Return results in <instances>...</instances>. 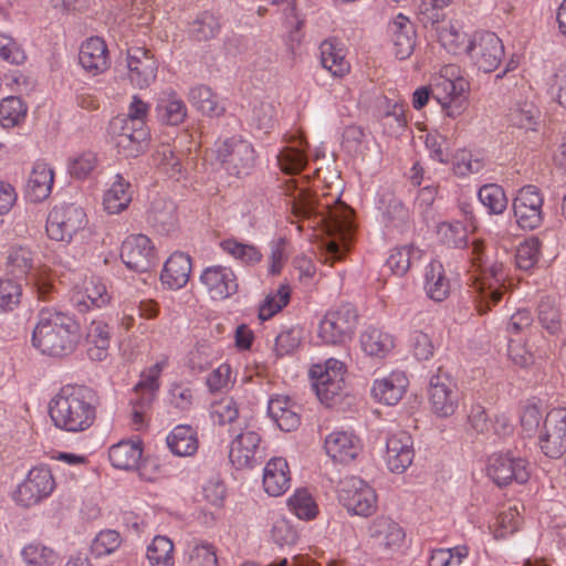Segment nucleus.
<instances>
[{
	"label": "nucleus",
	"instance_id": "f257e3e1",
	"mask_svg": "<svg viewBox=\"0 0 566 566\" xmlns=\"http://www.w3.org/2000/svg\"><path fill=\"white\" fill-rule=\"evenodd\" d=\"M287 191H291L287 195L291 197L293 216L307 222V227L319 228L331 237L326 243L325 261L333 264L340 260L355 231L353 210L339 199L316 200L307 189L298 188L293 182L287 184Z\"/></svg>",
	"mask_w": 566,
	"mask_h": 566
},
{
	"label": "nucleus",
	"instance_id": "f03ea898",
	"mask_svg": "<svg viewBox=\"0 0 566 566\" xmlns=\"http://www.w3.org/2000/svg\"><path fill=\"white\" fill-rule=\"evenodd\" d=\"M471 263L475 268V273L471 276V293L476 302L478 312L485 314L511 289L509 271L502 260L490 261L485 258V247L482 242L473 243Z\"/></svg>",
	"mask_w": 566,
	"mask_h": 566
},
{
	"label": "nucleus",
	"instance_id": "7ed1b4c3",
	"mask_svg": "<svg viewBox=\"0 0 566 566\" xmlns=\"http://www.w3.org/2000/svg\"><path fill=\"white\" fill-rule=\"evenodd\" d=\"M80 336V326L72 316L45 307L39 312L32 345L44 355L63 357L75 350Z\"/></svg>",
	"mask_w": 566,
	"mask_h": 566
},
{
	"label": "nucleus",
	"instance_id": "20e7f679",
	"mask_svg": "<svg viewBox=\"0 0 566 566\" xmlns=\"http://www.w3.org/2000/svg\"><path fill=\"white\" fill-rule=\"evenodd\" d=\"M96 405L97 396L91 388L62 389L50 401L49 415L54 424H93Z\"/></svg>",
	"mask_w": 566,
	"mask_h": 566
},
{
	"label": "nucleus",
	"instance_id": "39448f33",
	"mask_svg": "<svg viewBox=\"0 0 566 566\" xmlns=\"http://www.w3.org/2000/svg\"><path fill=\"white\" fill-rule=\"evenodd\" d=\"M469 82L463 77L460 66L443 65L431 83L432 96L451 118L460 116L468 101Z\"/></svg>",
	"mask_w": 566,
	"mask_h": 566
},
{
	"label": "nucleus",
	"instance_id": "423d86ee",
	"mask_svg": "<svg viewBox=\"0 0 566 566\" xmlns=\"http://www.w3.org/2000/svg\"><path fill=\"white\" fill-rule=\"evenodd\" d=\"M168 366V357L161 356L154 365L144 368L130 398L132 419L135 424L150 421L148 416L160 388V376Z\"/></svg>",
	"mask_w": 566,
	"mask_h": 566
},
{
	"label": "nucleus",
	"instance_id": "0eeeda50",
	"mask_svg": "<svg viewBox=\"0 0 566 566\" xmlns=\"http://www.w3.org/2000/svg\"><path fill=\"white\" fill-rule=\"evenodd\" d=\"M217 159L230 176L237 178L250 176L258 164L253 145L240 136L224 139L218 147Z\"/></svg>",
	"mask_w": 566,
	"mask_h": 566
},
{
	"label": "nucleus",
	"instance_id": "6e6552de",
	"mask_svg": "<svg viewBox=\"0 0 566 566\" xmlns=\"http://www.w3.org/2000/svg\"><path fill=\"white\" fill-rule=\"evenodd\" d=\"M346 366L343 361L328 358L324 363L312 365L310 377L313 380L317 398L325 405H331L345 390Z\"/></svg>",
	"mask_w": 566,
	"mask_h": 566
},
{
	"label": "nucleus",
	"instance_id": "1a4fd4ad",
	"mask_svg": "<svg viewBox=\"0 0 566 566\" xmlns=\"http://www.w3.org/2000/svg\"><path fill=\"white\" fill-rule=\"evenodd\" d=\"M108 132L119 154L137 157L148 148L150 132L145 122L113 118Z\"/></svg>",
	"mask_w": 566,
	"mask_h": 566
},
{
	"label": "nucleus",
	"instance_id": "9d476101",
	"mask_svg": "<svg viewBox=\"0 0 566 566\" xmlns=\"http://www.w3.org/2000/svg\"><path fill=\"white\" fill-rule=\"evenodd\" d=\"M357 318L355 308L349 304L331 310L318 324L317 337L326 345L345 344L352 338Z\"/></svg>",
	"mask_w": 566,
	"mask_h": 566
},
{
	"label": "nucleus",
	"instance_id": "9b49d317",
	"mask_svg": "<svg viewBox=\"0 0 566 566\" xmlns=\"http://www.w3.org/2000/svg\"><path fill=\"white\" fill-rule=\"evenodd\" d=\"M486 474L499 486L524 484L531 476L530 462L511 451L493 453L488 459Z\"/></svg>",
	"mask_w": 566,
	"mask_h": 566
},
{
	"label": "nucleus",
	"instance_id": "f8f14e48",
	"mask_svg": "<svg viewBox=\"0 0 566 566\" xmlns=\"http://www.w3.org/2000/svg\"><path fill=\"white\" fill-rule=\"evenodd\" d=\"M338 500L353 515L369 516L377 510L375 489L358 476H347L340 481Z\"/></svg>",
	"mask_w": 566,
	"mask_h": 566
},
{
	"label": "nucleus",
	"instance_id": "ddd939ff",
	"mask_svg": "<svg viewBox=\"0 0 566 566\" xmlns=\"http://www.w3.org/2000/svg\"><path fill=\"white\" fill-rule=\"evenodd\" d=\"M505 55L503 41L491 31H478L471 36L468 56L485 73L495 71Z\"/></svg>",
	"mask_w": 566,
	"mask_h": 566
},
{
	"label": "nucleus",
	"instance_id": "4468645a",
	"mask_svg": "<svg viewBox=\"0 0 566 566\" xmlns=\"http://www.w3.org/2000/svg\"><path fill=\"white\" fill-rule=\"evenodd\" d=\"M86 224V214L75 205L55 206L46 219V233L55 241L69 242Z\"/></svg>",
	"mask_w": 566,
	"mask_h": 566
},
{
	"label": "nucleus",
	"instance_id": "2eb2a0df",
	"mask_svg": "<svg viewBox=\"0 0 566 566\" xmlns=\"http://www.w3.org/2000/svg\"><path fill=\"white\" fill-rule=\"evenodd\" d=\"M54 489V479L45 467L31 469L25 480L13 493V501L23 507H30L48 497Z\"/></svg>",
	"mask_w": 566,
	"mask_h": 566
},
{
	"label": "nucleus",
	"instance_id": "dca6fc26",
	"mask_svg": "<svg viewBox=\"0 0 566 566\" xmlns=\"http://www.w3.org/2000/svg\"><path fill=\"white\" fill-rule=\"evenodd\" d=\"M544 197L533 185L522 187L514 200L513 211L517 224L524 230H534L543 222Z\"/></svg>",
	"mask_w": 566,
	"mask_h": 566
},
{
	"label": "nucleus",
	"instance_id": "f3484780",
	"mask_svg": "<svg viewBox=\"0 0 566 566\" xmlns=\"http://www.w3.org/2000/svg\"><path fill=\"white\" fill-rule=\"evenodd\" d=\"M126 64L128 78L134 86L146 88L156 81L158 61L150 49L129 46L126 51Z\"/></svg>",
	"mask_w": 566,
	"mask_h": 566
},
{
	"label": "nucleus",
	"instance_id": "a211bd4d",
	"mask_svg": "<svg viewBox=\"0 0 566 566\" xmlns=\"http://www.w3.org/2000/svg\"><path fill=\"white\" fill-rule=\"evenodd\" d=\"M415 458L413 439L411 434L399 428L391 431L386 439L384 462L395 474L405 473Z\"/></svg>",
	"mask_w": 566,
	"mask_h": 566
},
{
	"label": "nucleus",
	"instance_id": "6ab92c4d",
	"mask_svg": "<svg viewBox=\"0 0 566 566\" xmlns=\"http://www.w3.org/2000/svg\"><path fill=\"white\" fill-rule=\"evenodd\" d=\"M368 541L373 547L385 553L398 552L405 542V531L388 516L376 517L367 528Z\"/></svg>",
	"mask_w": 566,
	"mask_h": 566
},
{
	"label": "nucleus",
	"instance_id": "aec40b11",
	"mask_svg": "<svg viewBox=\"0 0 566 566\" xmlns=\"http://www.w3.org/2000/svg\"><path fill=\"white\" fill-rule=\"evenodd\" d=\"M120 258L128 269L147 272L156 263L155 247L147 235L132 234L122 244Z\"/></svg>",
	"mask_w": 566,
	"mask_h": 566
},
{
	"label": "nucleus",
	"instance_id": "412c9836",
	"mask_svg": "<svg viewBox=\"0 0 566 566\" xmlns=\"http://www.w3.org/2000/svg\"><path fill=\"white\" fill-rule=\"evenodd\" d=\"M431 411L438 417L452 416L459 403L457 385L446 375L432 376L428 388Z\"/></svg>",
	"mask_w": 566,
	"mask_h": 566
},
{
	"label": "nucleus",
	"instance_id": "4be33fe9",
	"mask_svg": "<svg viewBox=\"0 0 566 566\" xmlns=\"http://www.w3.org/2000/svg\"><path fill=\"white\" fill-rule=\"evenodd\" d=\"M261 437L254 430L245 428L234 434L229 450V460L238 469H251L258 463L260 453Z\"/></svg>",
	"mask_w": 566,
	"mask_h": 566
},
{
	"label": "nucleus",
	"instance_id": "5701e85b",
	"mask_svg": "<svg viewBox=\"0 0 566 566\" xmlns=\"http://www.w3.org/2000/svg\"><path fill=\"white\" fill-rule=\"evenodd\" d=\"M324 448L334 461L349 463L358 457L363 444L353 430L336 429L326 436Z\"/></svg>",
	"mask_w": 566,
	"mask_h": 566
},
{
	"label": "nucleus",
	"instance_id": "b1692460",
	"mask_svg": "<svg viewBox=\"0 0 566 566\" xmlns=\"http://www.w3.org/2000/svg\"><path fill=\"white\" fill-rule=\"evenodd\" d=\"M408 386L409 379L406 373L392 370L373 381L370 395L379 403L396 406L405 396Z\"/></svg>",
	"mask_w": 566,
	"mask_h": 566
},
{
	"label": "nucleus",
	"instance_id": "393cba45",
	"mask_svg": "<svg viewBox=\"0 0 566 566\" xmlns=\"http://www.w3.org/2000/svg\"><path fill=\"white\" fill-rule=\"evenodd\" d=\"M387 32L396 57L399 60L408 59L416 45V30L409 18L402 13L397 14L388 23Z\"/></svg>",
	"mask_w": 566,
	"mask_h": 566
},
{
	"label": "nucleus",
	"instance_id": "a878e982",
	"mask_svg": "<svg viewBox=\"0 0 566 566\" xmlns=\"http://www.w3.org/2000/svg\"><path fill=\"white\" fill-rule=\"evenodd\" d=\"M363 353L374 359H385L396 347L392 334L377 326H367L359 335Z\"/></svg>",
	"mask_w": 566,
	"mask_h": 566
},
{
	"label": "nucleus",
	"instance_id": "bb28decb",
	"mask_svg": "<svg viewBox=\"0 0 566 566\" xmlns=\"http://www.w3.org/2000/svg\"><path fill=\"white\" fill-rule=\"evenodd\" d=\"M262 485L270 496H281L290 489L291 471L284 458L274 457L265 463Z\"/></svg>",
	"mask_w": 566,
	"mask_h": 566
},
{
	"label": "nucleus",
	"instance_id": "cd10ccee",
	"mask_svg": "<svg viewBox=\"0 0 566 566\" xmlns=\"http://www.w3.org/2000/svg\"><path fill=\"white\" fill-rule=\"evenodd\" d=\"M319 59L322 66L334 77L342 78L350 72L347 50L336 39H327L321 43Z\"/></svg>",
	"mask_w": 566,
	"mask_h": 566
},
{
	"label": "nucleus",
	"instance_id": "c85d7f7f",
	"mask_svg": "<svg viewBox=\"0 0 566 566\" xmlns=\"http://www.w3.org/2000/svg\"><path fill=\"white\" fill-rule=\"evenodd\" d=\"M78 60L83 69L95 76L109 67L107 45L103 39L92 36L81 46Z\"/></svg>",
	"mask_w": 566,
	"mask_h": 566
},
{
	"label": "nucleus",
	"instance_id": "c756f323",
	"mask_svg": "<svg viewBox=\"0 0 566 566\" xmlns=\"http://www.w3.org/2000/svg\"><path fill=\"white\" fill-rule=\"evenodd\" d=\"M111 300L105 284L98 277H91L84 281L83 289L76 290L71 296L73 306L81 313L87 312L91 307H102Z\"/></svg>",
	"mask_w": 566,
	"mask_h": 566
},
{
	"label": "nucleus",
	"instance_id": "7c9ffc66",
	"mask_svg": "<svg viewBox=\"0 0 566 566\" xmlns=\"http://www.w3.org/2000/svg\"><path fill=\"white\" fill-rule=\"evenodd\" d=\"M436 33L440 44L452 54H468L471 36L458 21L441 20L436 22Z\"/></svg>",
	"mask_w": 566,
	"mask_h": 566
},
{
	"label": "nucleus",
	"instance_id": "2f4dec72",
	"mask_svg": "<svg viewBox=\"0 0 566 566\" xmlns=\"http://www.w3.org/2000/svg\"><path fill=\"white\" fill-rule=\"evenodd\" d=\"M148 224L159 233L171 232L178 222L176 205L166 198H155L147 209Z\"/></svg>",
	"mask_w": 566,
	"mask_h": 566
},
{
	"label": "nucleus",
	"instance_id": "473e14b6",
	"mask_svg": "<svg viewBox=\"0 0 566 566\" xmlns=\"http://www.w3.org/2000/svg\"><path fill=\"white\" fill-rule=\"evenodd\" d=\"M53 182V169L44 161H36L25 186V197L32 202L45 200L52 191Z\"/></svg>",
	"mask_w": 566,
	"mask_h": 566
},
{
	"label": "nucleus",
	"instance_id": "72a5a7b5",
	"mask_svg": "<svg viewBox=\"0 0 566 566\" xmlns=\"http://www.w3.org/2000/svg\"><path fill=\"white\" fill-rule=\"evenodd\" d=\"M191 273V259L182 252L172 253L166 261L160 274L161 283L171 290L184 287Z\"/></svg>",
	"mask_w": 566,
	"mask_h": 566
},
{
	"label": "nucleus",
	"instance_id": "f704fd0d",
	"mask_svg": "<svg viewBox=\"0 0 566 566\" xmlns=\"http://www.w3.org/2000/svg\"><path fill=\"white\" fill-rule=\"evenodd\" d=\"M143 455L139 439L122 440L109 448L108 458L112 465L120 470L136 469Z\"/></svg>",
	"mask_w": 566,
	"mask_h": 566
},
{
	"label": "nucleus",
	"instance_id": "c9c22d12",
	"mask_svg": "<svg viewBox=\"0 0 566 566\" xmlns=\"http://www.w3.org/2000/svg\"><path fill=\"white\" fill-rule=\"evenodd\" d=\"M423 289L427 296L434 302L444 301L450 294V281L439 261H431L424 269Z\"/></svg>",
	"mask_w": 566,
	"mask_h": 566
},
{
	"label": "nucleus",
	"instance_id": "e433bc0d",
	"mask_svg": "<svg viewBox=\"0 0 566 566\" xmlns=\"http://www.w3.org/2000/svg\"><path fill=\"white\" fill-rule=\"evenodd\" d=\"M111 343L109 326L103 321H93L87 329V356L91 360L102 361L108 356Z\"/></svg>",
	"mask_w": 566,
	"mask_h": 566
},
{
	"label": "nucleus",
	"instance_id": "4c0bfd02",
	"mask_svg": "<svg viewBox=\"0 0 566 566\" xmlns=\"http://www.w3.org/2000/svg\"><path fill=\"white\" fill-rule=\"evenodd\" d=\"M158 118L171 126L181 124L187 116L185 102L174 91L165 92L156 106Z\"/></svg>",
	"mask_w": 566,
	"mask_h": 566
},
{
	"label": "nucleus",
	"instance_id": "58836bf2",
	"mask_svg": "<svg viewBox=\"0 0 566 566\" xmlns=\"http://www.w3.org/2000/svg\"><path fill=\"white\" fill-rule=\"evenodd\" d=\"M287 510L301 521H313L319 514V506L313 494L305 488L296 489L286 500Z\"/></svg>",
	"mask_w": 566,
	"mask_h": 566
},
{
	"label": "nucleus",
	"instance_id": "ea45409f",
	"mask_svg": "<svg viewBox=\"0 0 566 566\" xmlns=\"http://www.w3.org/2000/svg\"><path fill=\"white\" fill-rule=\"evenodd\" d=\"M522 521L518 504L503 505L490 524V530L494 537L504 538L517 532Z\"/></svg>",
	"mask_w": 566,
	"mask_h": 566
},
{
	"label": "nucleus",
	"instance_id": "a19ab883",
	"mask_svg": "<svg viewBox=\"0 0 566 566\" xmlns=\"http://www.w3.org/2000/svg\"><path fill=\"white\" fill-rule=\"evenodd\" d=\"M132 201L130 184L120 175L116 176V180L106 190L103 198L104 209L108 213H119L127 209Z\"/></svg>",
	"mask_w": 566,
	"mask_h": 566
},
{
	"label": "nucleus",
	"instance_id": "79ce46f5",
	"mask_svg": "<svg viewBox=\"0 0 566 566\" xmlns=\"http://www.w3.org/2000/svg\"><path fill=\"white\" fill-rule=\"evenodd\" d=\"M306 142L295 140L292 145L284 147L277 155V164L285 174H298L307 163L305 155Z\"/></svg>",
	"mask_w": 566,
	"mask_h": 566
},
{
	"label": "nucleus",
	"instance_id": "37998d69",
	"mask_svg": "<svg viewBox=\"0 0 566 566\" xmlns=\"http://www.w3.org/2000/svg\"><path fill=\"white\" fill-rule=\"evenodd\" d=\"M538 440L546 457L558 459L566 451V427H543Z\"/></svg>",
	"mask_w": 566,
	"mask_h": 566
},
{
	"label": "nucleus",
	"instance_id": "c03bdc74",
	"mask_svg": "<svg viewBox=\"0 0 566 566\" xmlns=\"http://www.w3.org/2000/svg\"><path fill=\"white\" fill-rule=\"evenodd\" d=\"M219 245L224 253L244 265L252 266L259 264L263 259L261 250L254 244L239 242L235 239H227L221 241Z\"/></svg>",
	"mask_w": 566,
	"mask_h": 566
},
{
	"label": "nucleus",
	"instance_id": "a18cd8bd",
	"mask_svg": "<svg viewBox=\"0 0 566 566\" xmlns=\"http://www.w3.org/2000/svg\"><path fill=\"white\" fill-rule=\"evenodd\" d=\"M507 118L511 125L517 128L536 130L539 109L532 102L520 101L510 108Z\"/></svg>",
	"mask_w": 566,
	"mask_h": 566
},
{
	"label": "nucleus",
	"instance_id": "49530a36",
	"mask_svg": "<svg viewBox=\"0 0 566 566\" xmlns=\"http://www.w3.org/2000/svg\"><path fill=\"white\" fill-rule=\"evenodd\" d=\"M169 450L179 457L192 455L198 449V441L192 427H175L166 439Z\"/></svg>",
	"mask_w": 566,
	"mask_h": 566
},
{
	"label": "nucleus",
	"instance_id": "de8ad7c7",
	"mask_svg": "<svg viewBox=\"0 0 566 566\" xmlns=\"http://www.w3.org/2000/svg\"><path fill=\"white\" fill-rule=\"evenodd\" d=\"M295 408L287 397L276 396L270 399L268 413L276 424H296L301 418Z\"/></svg>",
	"mask_w": 566,
	"mask_h": 566
},
{
	"label": "nucleus",
	"instance_id": "09e8293b",
	"mask_svg": "<svg viewBox=\"0 0 566 566\" xmlns=\"http://www.w3.org/2000/svg\"><path fill=\"white\" fill-rule=\"evenodd\" d=\"M421 251L413 245H401L391 250L387 265L396 275L402 276L410 269L413 260L419 259Z\"/></svg>",
	"mask_w": 566,
	"mask_h": 566
},
{
	"label": "nucleus",
	"instance_id": "8fccbe9b",
	"mask_svg": "<svg viewBox=\"0 0 566 566\" xmlns=\"http://www.w3.org/2000/svg\"><path fill=\"white\" fill-rule=\"evenodd\" d=\"M478 197L490 214H502L507 207V198L503 188L496 184H488L479 189Z\"/></svg>",
	"mask_w": 566,
	"mask_h": 566
},
{
	"label": "nucleus",
	"instance_id": "3c124183",
	"mask_svg": "<svg viewBox=\"0 0 566 566\" xmlns=\"http://www.w3.org/2000/svg\"><path fill=\"white\" fill-rule=\"evenodd\" d=\"M147 559L151 566H174L172 542L166 536H155L147 548Z\"/></svg>",
	"mask_w": 566,
	"mask_h": 566
},
{
	"label": "nucleus",
	"instance_id": "603ef678",
	"mask_svg": "<svg viewBox=\"0 0 566 566\" xmlns=\"http://www.w3.org/2000/svg\"><path fill=\"white\" fill-rule=\"evenodd\" d=\"M291 298L289 284H281L275 292L269 293L259 308V318L268 321L285 307Z\"/></svg>",
	"mask_w": 566,
	"mask_h": 566
},
{
	"label": "nucleus",
	"instance_id": "864d4df0",
	"mask_svg": "<svg viewBox=\"0 0 566 566\" xmlns=\"http://www.w3.org/2000/svg\"><path fill=\"white\" fill-rule=\"evenodd\" d=\"M239 283L230 266H214V300L230 298L238 293Z\"/></svg>",
	"mask_w": 566,
	"mask_h": 566
},
{
	"label": "nucleus",
	"instance_id": "5fc2aeb1",
	"mask_svg": "<svg viewBox=\"0 0 566 566\" xmlns=\"http://www.w3.org/2000/svg\"><path fill=\"white\" fill-rule=\"evenodd\" d=\"M27 115V106L21 98L9 96L0 102V124L4 128L19 125Z\"/></svg>",
	"mask_w": 566,
	"mask_h": 566
},
{
	"label": "nucleus",
	"instance_id": "6e6d98bb",
	"mask_svg": "<svg viewBox=\"0 0 566 566\" xmlns=\"http://www.w3.org/2000/svg\"><path fill=\"white\" fill-rule=\"evenodd\" d=\"M469 556V548L465 545H458L452 548H437L430 554L428 566H462Z\"/></svg>",
	"mask_w": 566,
	"mask_h": 566
},
{
	"label": "nucleus",
	"instance_id": "4d7b16f0",
	"mask_svg": "<svg viewBox=\"0 0 566 566\" xmlns=\"http://www.w3.org/2000/svg\"><path fill=\"white\" fill-rule=\"evenodd\" d=\"M211 333L209 332L207 337L198 339L193 348L188 355L189 367L198 373L205 371L210 368L212 363V348L210 342Z\"/></svg>",
	"mask_w": 566,
	"mask_h": 566
},
{
	"label": "nucleus",
	"instance_id": "13d9d810",
	"mask_svg": "<svg viewBox=\"0 0 566 566\" xmlns=\"http://www.w3.org/2000/svg\"><path fill=\"white\" fill-rule=\"evenodd\" d=\"M21 555L28 565L52 566L56 559V553L41 543H31L23 547Z\"/></svg>",
	"mask_w": 566,
	"mask_h": 566
},
{
	"label": "nucleus",
	"instance_id": "bf43d9fd",
	"mask_svg": "<svg viewBox=\"0 0 566 566\" xmlns=\"http://www.w3.org/2000/svg\"><path fill=\"white\" fill-rule=\"evenodd\" d=\"M270 535L271 539L281 547L293 546L300 539L297 528L285 517H280L273 522Z\"/></svg>",
	"mask_w": 566,
	"mask_h": 566
},
{
	"label": "nucleus",
	"instance_id": "052dcab7",
	"mask_svg": "<svg viewBox=\"0 0 566 566\" xmlns=\"http://www.w3.org/2000/svg\"><path fill=\"white\" fill-rule=\"evenodd\" d=\"M438 235L449 247L462 248L467 245L468 230L460 221L441 222L438 226Z\"/></svg>",
	"mask_w": 566,
	"mask_h": 566
},
{
	"label": "nucleus",
	"instance_id": "680f3d73",
	"mask_svg": "<svg viewBox=\"0 0 566 566\" xmlns=\"http://www.w3.org/2000/svg\"><path fill=\"white\" fill-rule=\"evenodd\" d=\"M8 268L18 276L29 273L33 269V253L22 245L12 247L8 254Z\"/></svg>",
	"mask_w": 566,
	"mask_h": 566
},
{
	"label": "nucleus",
	"instance_id": "e2e57ef3",
	"mask_svg": "<svg viewBox=\"0 0 566 566\" xmlns=\"http://www.w3.org/2000/svg\"><path fill=\"white\" fill-rule=\"evenodd\" d=\"M541 243L536 238L522 242L515 253V264L520 270L528 271L534 268L539 258Z\"/></svg>",
	"mask_w": 566,
	"mask_h": 566
},
{
	"label": "nucleus",
	"instance_id": "0e129e2a",
	"mask_svg": "<svg viewBox=\"0 0 566 566\" xmlns=\"http://www.w3.org/2000/svg\"><path fill=\"white\" fill-rule=\"evenodd\" d=\"M122 543L120 534L114 530L101 531L91 545L92 553L98 557L114 553Z\"/></svg>",
	"mask_w": 566,
	"mask_h": 566
},
{
	"label": "nucleus",
	"instance_id": "69168bd1",
	"mask_svg": "<svg viewBox=\"0 0 566 566\" xmlns=\"http://www.w3.org/2000/svg\"><path fill=\"white\" fill-rule=\"evenodd\" d=\"M153 159L171 178L181 172V164L170 145H160L154 153Z\"/></svg>",
	"mask_w": 566,
	"mask_h": 566
},
{
	"label": "nucleus",
	"instance_id": "338daca9",
	"mask_svg": "<svg viewBox=\"0 0 566 566\" xmlns=\"http://www.w3.org/2000/svg\"><path fill=\"white\" fill-rule=\"evenodd\" d=\"M482 168L483 161L467 149H460L453 156V170L458 176L476 174Z\"/></svg>",
	"mask_w": 566,
	"mask_h": 566
},
{
	"label": "nucleus",
	"instance_id": "774afa93",
	"mask_svg": "<svg viewBox=\"0 0 566 566\" xmlns=\"http://www.w3.org/2000/svg\"><path fill=\"white\" fill-rule=\"evenodd\" d=\"M22 295L21 285L12 280H0V311H12Z\"/></svg>",
	"mask_w": 566,
	"mask_h": 566
}]
</instances>
